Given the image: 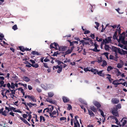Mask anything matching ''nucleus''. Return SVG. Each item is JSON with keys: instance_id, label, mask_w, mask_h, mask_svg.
Instances as JSON below:
<instances>
[{"instance_id": "b1692460", "label": "nucleus", "mask_w": 127, "mask_h": 127, "mask_svg": "<svg viewBox=\"0 0 127 127\" xmlns=\"http://www.w3.org/2000/svg\"><path fill=\"white\" fill-rule=\"evenodd\" d=\"M40 122H41L42 120L43 121H45V119L44 117L42 116H40Z\"/></svg>"}, {"instance_id": "49530a36", "label": "nucleus", "mask_w": 127, "mask_h": 127, "mask_svg": "<svg viewBox=\"0 0 127 127\" xmlns=\"http://www.w3.org/2000/svg\"><path fill=\"white\" fill-rule=\"evenodd\" d=\"M123 66V65L122 64L119 63L118 64L117 67L119 68H121Z\"/></svg>"}, {"instance_id": "ea45409f", "label": "nucleus", "mask_w": 127, "mask_h": 127, "mask_svg": "<svg viewBox=\"0 0 127 127\" xmlns=\"http://www.w3.org/2000/svg\"><path fill=\"white\" fill-rule=\"evenodd\" d=\"M97 70L96 69H91V71L93 72L97 73Z\"/></svg>"}, {"instance_id": "37998d69", "label": "nucleus", "mask_w": 127, "mask_h": 127, "mask_svg": "<svg viewBox=\"0 0 127 127\" xmlns=\"http://www.w3.org/2000/svg\"><path fill=\"white\" fill-rule=\"evenodd\" d=\"M4 82L3 80L0 81V87H1L2 86V84H4Z\"/></svg>"}, {"instance_id": "c03bdc74", "label": "nucleus", "mask_w": 127, "mask_h": 127, "mask_svg": "<svg viewBox=\"0 0 127 127\" xmlns=\"http://www.w3.org/2000/svg\"><path fill=\"white\" fill-rule=\"evenodd\" d=\"M113 38L114 39H116L117 38V34L116 32L114 33V34L113 36Z\"/></svg>"}, {"instance_id": "5fc2aeb1", "label": "nucleus", "mask_w": 127, "mask_h": 127, "mask_svg": "<svg viewBox=\"0 0 127 127\" xmlns=\"http://www.w3.org/2000/svg\"><path fill=\"white\" fill-rule=\"evenodd\" d=\"M66 119V118L64 117H61L60 118V120L61 121H63Z\"/></svg>"}, {"instance_id": "2eb2a0df", "label": "nucleus", "mask_w": 127, "mask_h": 127, "mask_svg": "<svg viewBox=\"0 0 127 127\" xmlns=\"http://www.w3.org/2000/svg\"><path fill=\"white\" fill-rule=\"evenodd\" d=\"M123 121L122 123V127H123L127 123V121L126 120H124V118H123L121 120V122H122Z\"/></svg>"}, {"instance_id": "412c9836", "label": "nucleus", "mask_w": 127, "mask_h": 127, "mask_svg": "<svg viewBox=\"0 0 127 127\" xmlns=\"http://www.w3.org/2000/svg\"><path fill=\"white\" fill-rule=\"evenodd\" d=\"M54 94L53 93L50 92L48 93V96L50 97H52L54 95Z\"/></svg>"}, {"instance_id": "7c9ffc66", "label": "nucleus", "mask_w": 127, "mask_h": 127, "mask_svg": "<svg viewBox=\"0 0 127 127\" xmlns=\"http://www.w3.org/2000/svg\"><path fill=\"white\" fill-rule=\"evenodd\" d=\"M88 114L90 115L91 117H93L95 115L93 112H88Z\"/></svg>"}, {"instance_id": "4468645a", "label": "nucleus", "mask_w": 127, "mask_h": 127, "mask_svg": "<svg viewBox=\"0 0 127 127\" xmlns=\"http://www.w3.org/2000/svg\"><path fill=\"white\" fill-rule=\"evenodd\" d=\"M118 46H119L121 47V48H122L124 49L127 50V48L126 46H124L122 44L120 43H119V44H118Z\"/></svg>"}, {"instance_id": "9d476101", "label": "nucleus", "mask_w": 127, "mask_h": 127, "mask_svg": "<svg viewBox=\"0 0 127 127\" xmlns=\"http://www.w3.org/2000/svg\"><path fill=\"white\" fill-rule=\"evenodd\" d=\"M22 79L24 81L26 82H29L30 80V79L28 77L26 76H24L22 78Z\"/></svg>"}, {"instance_id": "4c0bfd02", "label": "nucleus", "mask_w": 127, "mask_h": 127, "mask_svg": "<svg viewBox=\"0 0 127 127\" xmlns=\"http://www.w3.org/2000/svg\"><path fill=\"white\" fill-rule=\"evenodd\" d=\"M102 60L101 57H100L98 58L97 62L98 63H100L102 62Z\"/></svg>"}, {"instance_id": "774afa93", "label": "nucleus", "mask_w": 127, "mask_h": 127, "mask_svg": "<svg viewBox=\"0 0 127 127\" xmlns=\"http://www.w3.org/2000/svg\"><path fill=\"white\" fill-rule=\"evenodd\" d=\"M122 85L124 86H126L127 87V83L126 82H125L124 83H123Z\"/></svg>"}, {"instance_id": "ddd939ff", "label": "nucleus", "mask_w": 127, "mask_h": 127, "mask_svg": "<svg viewBox=\"0 0 127 127\" xmlns=\"http://www.w3.org/2000/svg\"><path fill=\"white\" fill-rule=\"evenodd\" d=\"M29 97H28L30 99L32 100L33 102H36V99L34 98L33 96H30L29 95Z\"/></svg>"}, {"instance_id": "423d86ee", "label": "nucleus", "mask_w": 127, "mask_h": 127, "mask_svg": "<svg viewBox=\"0 0 127 127\" xmlns=\"http://www.w3.org/2000/svg\"><path fill=\"white\" fill-rule=\"evenodd\" d=\"M94 45L95 47L94 49H92V50L94 52H98L100 51V50L97 49V47L98 46V45L96 44V42H95L94 44Z\"/></svg>"}, {"instance_id": "6e6552de", "label": "nucleus", "mask_w": 127, "mask_h": 127, "mask_svg": "<svg viewBox=\"0 0 127 127\" xmlns=\"http://www.w3.org/2000/svg\"><path fill=\"white\" fill-rule=\"evenodd\" d=\"M94 104L98 108L100 107L101 105L98 102L96 101H94L93 102Z\"/></svg>"}, {"instance_id": "0eeeda50", "label": "nucleus", "mask_w": 127, "mask_h": 127, "mask_svg": "<svg viewBox=\"0 0 127 127\" xmlns=\"http://www.w3.org/2000/svg\"><path fill=\"white\" fill-rule=\"evenodd\" d=\"M46 100L47 102L53 104H56L57 103V102L55 100H53L52 99H50L49 98H47Z\"/></svg>"}, {"instance_id": "aec40b11", "label": "nucleus", "mask_w": 127, "mask_h": 127, "mask_svg": "<svg viewBox=\"0 0 127 127\" xmlns=\"http://www.w3.org/2000/svg\"><path fill=\"white\" fill-rule=\"evenodd\" d=\"M112 112L113 114L117 117L119 116V114L118 113V112Z\"/></svg>"}, {"instance_id": "338daca9", "label": "nucleus", "mask_w": 127, "mask_h": 127, "mask_svg": "<svg viewBox=\"0 0 127 127\" xmlns=\"http://www.w3.org/2000/svg\"><path fill=\"white\" fill-rule=\"evenodd\" d=\"M90 32L88 30L86 31H85L84 33L85 34H88Z\"/></svg>"}, {"instance_id": "5701e85b", "label": "nucleus", "mask_w": 127, "mask_h": 127, "mask_svg": "<svg viewBox=\"0 0 127 127\" xmlns=\"http://www.w3.org/2000/svg\"><path fill=\"white\" fill-rule=\"evenodd\" d=\"M78 116H75V121L76 122V123H77V126L78 127H80V126L79 123V122L77 120V118H78Z\"/></svg>"}, {"instance_id": "603ef678", "label": "nucleus", "mask_w": 127, "mask_h": 127, "mask_svg": "<svg viewBox=\"0 0 127 127\" xmlns=\"http://www.w3.org/2000/svg\"><path fill=\"white\" fill-rule=\"evenodd\" d=\"M10 91L11 92V93L10 94L12 95H15V91L14 90H10Z\"/></svg>"}, {"instance_id": "13d9d810", "label": "nucleus", "mask_w": 127, "mask_h": 127, "mask_svg": "<svg viewBox=\"0 0 127 127\" xmlns=\"http://www.w3.org/2000/svg\"><path fill=\"white\" fill-rule=\"evenodd\" d=\"M117 108L120 109L121 108V105L120 104H119L117 105Z\"/></svg>"}, {"instance_id": "a18cd8bd", "label": "nucleus", "mask_w": 127, "mask_h": 127, "mask_svg": "<svg viewBox=\"0 0 127 127\" xmlns=\"http://www.w3.org/2000/svg\"><path fill=\"white\" fill-rule=\"evenodd\" d=\"M88 44L89 45H90V44H89V42L88 41H85L83 45V46H84L85 45H88Z\"/></svg>"}, {"instance_id": "a19ab883", "label": "nucleus", "mask_w": 127, "mask_h": 127, "mask_svg": "<svg viewBox=\"0 0 127 127\" xmlns=\"http://www.w3.org/2000/svg\"><path fill=\"white\" fill-rule=\"evenodd\" d=\"M113 69V68L110 66H108L107 68V70L108 71H110Z\"/></svg>"}, {"instance_id": "c9c22d12", "label": "nucleus", "mask_w": 127, "mask_h": 127, "mask_svg": "<svg viewBox=\"0 0 127 127\" xmlns=\"http://www.w3.org/2000/svg\"><path fill=\"white\" fill-rule=\"evenodd\" d=\"M41 86L42 88L45 89V90L47 89V87L46 85L43 84H42L41 85Z\"/></svg>"}, {"instance_id": "4d7b16f0", "label": "nucleus", "mask_w": 127, "mask_h": 127, "mask_svg": "<svg viewBox=\"0 0 127 127\" xmlns=\"http://www.w3.org/2000/svg\"><path fill=\"white\" fill-rule=\"evenodd\" d=\"M60 66H58V65H57L56 66H54L53 67V69L54 70V68H55L56 69H57L58 68H59V67H60Z\"/></svg>"}, {"instance_id": "c85d7f7f", "label": "nucleus", "mask_w": 127, "mask_h": 127, "mask_svg": "<svg viewBox=\"0 0 127 127\" xmlns=\"http://www.w3.org/2000/svg\"><path fill=\"white\" fill-rule=\"evenodd\" d=\"M84 70L85 72H87L88 71H90L91 70L90 68L89 67L84 68Z\"/></svg>"}, {"instance_id": "680f3d73", "label": "nucleus", "mask_w": 127, "mask_h": 127, "mask_svg": "<svg viewBox=\"0 0 127 127\" xmlns=\"http://www.w3.org/2000/svg\"><path fill=\"white\" fill-rule=\"evenodd\" d=\"M44 66V67L46 68H48V67L47 65V64L46 63H43Z\"/></svg>"}, {"instance_id": "2f4dec72", "label": "nucleus", "mask_w": 127, "mask_h": 127, "mask_svg": "<svg viewBox=\"0 0 127 127\" xmlns=\"http://www.w3.org/2000/svg\"><path fill=\"white\" fill-rule=\"evenodd\" d=\"M95 23L96 25V26H95V27L98 30V28L99 26V24L97 22H95Z\"/></svg>"}, {"instance_id": "f704fd0d", "label": "nucleus", "mask_w": 127, "mask_h": 127, "mask_svg": "<svg viewBox=\"0 0 127 127\" xmlns=\"http://www.w3.org/2000/svg\"><path fill=\"white\" fill-rule=\"evenodd\" d=\"M12 29L14 30L15 31L18 28L16 25H15L13 26L12 27Z\"/></svg>"}, {"instance_id": "9b49d317", "label": "nucleus", "mask_w": 127, "mask_h": 127, "mask_svg": "<svg viewBox=\"0 0 127 127\" xmlns=\"http://www.w3.org/2000/svg\"><path fill=\"white\" fill-rule=\"evenodd\" d=\"M54 108V107L53 106H52L50 107H49L48 108H47L46 109H44L43 111H44V110H47L46 111H52Z\"/></svg>"}, {"instance_id": "20e7f679", "label": "nucleus", "mask_w": 127, "mask_h": 127, "mask_svg": "<svg viewBox=\"0 0 127 127\" xmlns=\"http://www.w3.org/2000/svg\"><path fill=\"white\" fill-rule=\"evenodd\" d=\"M111 37H108L105 39H103L102 42L103 43L105 44L110 43L111 41Z\"/></svg>"}, {"instance_id": "cd10ccee", "label": "nucleus", "mask_w": 127, "mask_h": 127, "mask_svg": "<svg viewBox=\"0 0 127 127\" xmlns=\"http://www.w3.org/2000/svg\"><path fill=\"white\" fill-rule=\"evenodd\" d=\"M31 66L32 67H34L35 68H37L39 66V65L37 64H31Z\"/></svg>"}, {"instance_id": "7ed1b4c3", "label": "nucleus", "mask_w": 127, "mask_h": 127, "mask_svg": "<svg viewBox=\"0 0 127 127\" xmlns=\"http://www.w3.org/2000/svg\"><path fill=\"white\" fill-rule=\"evenodd\" d=\"M54 46L55 47V49L59 51H63L65 50V47L64 46H60L57 43L54 42L53 43Z\"/></svg>"}, {"instance_id": "f8f14e48", "label": "nucleus", "mask_w": 127, "mask_h": 127, "mask_svg": "<svg viewBox=\"0 0 127 127\" xmlns=\"http://www.w3.org/2000/svg\"><path fill=\"white\" fill-rule=\"evenodd\" d=\"M5 109L7 110H8V111H10V110H13L14 111H17L15 110V109L13 107H10L9 108H8L7 107H6Z\"/></svg>"}, {"instance_id": "bb28decb", "label": "nucleus", "mask_w": 127, "mask_h": 127, "mask_svg": "<svg viewBox=\"0 0 127 127\" xmlns=\"http://www.w3.org/2000/svg\"><path fill=\"white\" fill-rule=\"evenodd\" d=\"M71 50H70V49H68L66 51L65 53V55H66L67 54H69L70 53L72 52Z\"/></svg>"}, {"instance_id": "e2e57ef3", "label": "nucleus", "mask_w": 127, "mask_h": 127, "mask_svg": "<svg viewBox=\"0 0 127 127\" xmlns=\"http://www.w3.org/2000/svg\"><path fill=\"white\" fill-rule=\"evenodd\" d=\"M103 54L106 56L107 59L108 58V54L107 53H104Z\"/></svg>"}, {"instance_id": "0e129e2a", "label": "nucleus", "mask_w": 127, "mask_h": 127, "mask_svg": "<svg viewBox=\"0 0 127 127\" xmlns=\"http://www.w3.org/2000/svg\"><path fill=\"white\" fill-rule=\"evenodd\" d=\"M28 87L29 89L30 90H32V87L30 85H28Z\"/></svg>"}, {"instance_id": "69168bd1", "label": "nucleus", "mask_w": 127, "mask_h": 127, "mask_svg": "<svg viewBox=\"0 0 127 127\" xmlns=\"http://www.w3.org/2000/svg\"><path fill=\"white\" fill-rule=\"evenodd\" d=\"M89 44H92V45H94L93 42L91 40L89 41Z\"/></svg>"}, {"instance_id": "473e14b6", "label": "nucleus", "mask_w": 127, "mask_h": 127, "mask_svg": "<svg viewBox=\"0 0 127 127\" xmlns=\"http://www.w3.org/2000/svg\"><path fill=\"white\" fill-rule=\"evenodd\" d=\"M107 75L108 76L106 78L107 79L110 81L111 82V78L110 75L109 74H108Z\"/></svg>"}, {"instance_id": "8fccbe9b", "label": "nucleus", "mask_w": 127, "mask_h": 127, "mask_svg": "<svg viewBox=\"0 0 127 127\" xmlns=\"http://www.w3.org/2000/svg\"><path fill=\"white\" fill-rule=\"evenodd\" d=\"M28 115L27 114H24L23 115V117L25 118H27L28 117Z\"/></svg>"}, {"instance_id": "393cba45", "label": "nucleus", "mask_w": 127, "mask_h": 127, "mask_svg": "<svg viewBox=\"0 0 127 127\" xmlns=\"http://www.w3.org/2000/svg\"><path fill=\"white\" fill-rule=\"evenodd\" d=\"M107 65L106 62L105 60L102 61V64L101 65V66H102L104 67Z\"/></svg>"}, {"instance_id": "39448f33", "label": "nucleus", "mask_w": 127, "mask_h": 127, "mask_svg": "<svg viewBox=\"0 0 127 127\" xmlns=\"http://www.w3.org/2000/svg\"><path fill=\"white\" fill-rule=\"evenodd\" d=\"M49 112L50 116L51 118L52 117H53V118L56 117L54 116V115H56L57 113V115H58L59 114L58 112Z\"/></svg>"}, {"instance_id": "4be33fe9", "label": "nucleus", "mask_w": 127, "mask_h": 127, "mask_svg": "<svg viewBox=\"0 0 127 127\" xmlns=\"http://www.w3.org/2000/svg\"><path fill=\"white\" fill-rule=\"evenodd\" d=\"M119 82V80H116L114 81L112 83L114 85H117L118 82Z\"/></svg>"}, {"instance_id": "f03ea898", "label": "nucleus", "mask_w": 127, "mask_h": 127, "mask_svg": "<svg viewBox=\"0 0 127 127\" xmlns=\"http://www.w3.org/2000/svg\"><path fill=\"white\" fill-rule=\"evenodd\" d=\"M112 49L113 51L115 52L116 53H119L121 54H122L124 53V51L122 49H121L120 48H117L114 46L112 47Z\"/></svg>"}, {"instance_id": "bf43d9fd", "label": "nucleus", "mask_w": 127, "mask_h": 127, "mask_svg": "<svg viewBox=\"0 0 127 127\" xmlns=\"http://www.w3.org/2000/svg\"><path fill=\"white\" fill-rule=\"evenodd\" d=\"M81 101V102L83 104H84L85 105L87 104V102L85 101L84 100H82Z\"/></svg>"}, {"instance_id": "864d4df0", "label": "nucleus", "mask_w": 127, "mask_h": 127, "mask_svg": "<svg viewBox=\"0 0 127 127\" xmlns=\"http://www.w3.org/2000/svg\"><path fill=\"white\" fill-rule=\"evenodd\" d=\"M19 48L20 50L23 52H24L25 50V49L23 47H19Z\"/></svg>"}, {"instance_id": "58836bf2", "label": "nucleus", "mask_w": 127, "mask_h": 127, "mask_svg": "<svg viewBox=\"0 0 127 127\" xmlns=\"http://www.w3.org/2000/svg\"><path fill=\"white\" fill-rule=\"evenodd\" d=\"M32 54L33 55H39L37 51H32Z\"/></svg>"}, {"instance_id": "3c124183", "label": "nucleus", "mask_w": 127, "mask_h": 127, "mask_svg": "<svg viewBox=\"0 0 127 127\" xmlns=\"http://www.w3.org/2000/svg\"><path fill=\"white\" fill-rule=\"evenodd\" d=\"M27 114H28V116H29V118L31 119L32 118V116L31 114L32 113L31 112H30V113H28L27 112H26Z\"/></svg>"}, {"instance_id": "052dcab7", "label": "nucleus", "mask_w": 127, "mask_h": 127, "mask_svg": "<svg viewBox=\"0 0 127 127\" xmlns=\"http://www.w3.org/2000/svg\"><path fill=\"white\" fill-rule=\"evenodd\" d=\"M70 59H66L65 61H64V63H66L67 62H70Z\"/></svg>"}, {"instance_id": "e433bc0d", "label": "nucleus", "mask_w": 127, "mask_h": 127, "mask_svg": "<svg viewBox=\"0 0 127 127\" xmlns=\"http://www.w3.org/2000/svg\"><path fill=\"white\" fill-rule=\"evenodd\" d=\"M115 121H116V122H115V123L117 125H120V126H121V125H120V122H119V123H118V121L117 118L116 117H115Z\"/></svg>"}, {"instance_id": "f3484780", "label": "nucleus", "mask_w": 127, "mask_h": 127, "mask_svg": "<svg viewBox=\"0 0 127 127\" xmlns=\"http://www.w3.org/2000/svg\"><path fill=\"white\" fill-rule=\"evenodd\" d=\"M63 101L64 102H67L69 101V99L67 97L65 96H63Z\"/></svg>"}, {"instance_id": "6e6d98bb", "label": "nucleus", "mask_w": 127, "mask_h": 127, "mask_svg": "<svg viewBox=\"0 0 127 127\" xmlns=\"http://www.w3.org/2000/svg\"><path fill=\"white\" fill-rule=\"evenodd\" d=\"M117 30L118 31V33L120 34L121 33V30L120 27L119 28H117Z\"/></svg>"}, {"instance_id": "1a4fd4ad", "label": "nucleus", "mask_w": 127, "mask_h": 127, "mask_svg": "<svg viewBox=\"0 0 127 127\" xmlns=\"http://www.w3.org/2000/svg\"><path fill=\"white\" fill-rule=\"evenodd\" d=\"M112 102L114 104H117L119 103V100L116 98H112L111 100Z\"/></svg>"}, {"instance_id": "a211bd4d", "label": "nucleus", "mask_w": 127, "mask_h": 127, "mask_svg": "<svg viewBox=\"0 0 127 127\" xmlns=\"http://www.w3.org/2000/svg\"><path fill=\"white\" fill-rule=\"evenodd\" d=\"M27 104L30 107H32L33 106L36 105V104L35 103H27Z\"/></svg>"}, {"instance_id": "72a5a7b5", "label": "nucleus", "mask_w": 127, "mask_h": 127, "mask_svg": "<svg viewBox=\"0 0 127 127\" xmlns=\"http://www.w3.org/2000/svg\"><path fill=\"white\" fill-rule=\"evenodd\" d=\"M62 67H59L57 71V72L58 73H60L62 71Z\"/></svg>"}, {"instance_id": "79ce46f5", "label": "nucleus", "mask_w": 127, "mask_h": 127, "mask_svg": "<svg viewBox=\"0 0 127 127\" xmlns=\"http://www.w3.org/2000/svg\"><path fill=\"white\" fill-rule=\"evenodd\" d=\"M71 106L70 104L68 105V107L67 108V110H68L70 111L71 109Z\"/></svg>"}, {"instance_id": "a878e982", "label": "nucleus", "mask_w": 127, "mask_h": 127, "mask_svg": "<svg viewBox=\"0 0 127 127\" xmlns=\"http://www.w3.org/2000/svg\"><path fill=\"white\" fill-rule=\"evenodd\" d=\"M102 71L103 70L100 71H98L97 74L100 76H103V75L102 74Z\"/></svg>"}, {"instance_id": "f257e3e1", "label": "nucleus", "mask_w": 127, "mask_h": 127, "mask_svg": "<svg viewBox=\"0 0 127 127\" xmlns=\"http://www.w3.org/2000/svg\"><path fill=\"white\" fill-rule=\"evenodd\" d=\"M127 36V31L126 32H124L120 34L119 36V39L118 40V42H121L123 43L124 42V39L125 37Z\"/></svg>"}, {"instance_id": "09e8293b", "label": "nucleus", "mask_w": 127, "mask_h": 127, "mask_svg": "<svg viewBox=\"0 0 127 127\" xmlns=\"http://www.w3.org/2000/svg\"><path fill=\"white\" fill-rule=\"evenodd\" d=\"M11 88L13 89L15 88L14 84L13 83H12L11 84Z\"/></svg>"}, {"instance_id": "6ab92c4d", "label": "nucleus", "mask_w": 127, "mask_h": 127, "mask_svg": "<svg viewBox=\"0 0 127 127\" xmlns=\"http://www.w3.org/2000/svg\"><path fill=\"white\" fill-rule=\"evenodd\" d=\"M115 10L119 14H122L123 13V12L122 11L120 10V9L119 8L116 9Z\"/></svg>"}, {"instance_id": "dca6fc26", "label": "nucleus", "mask_w": 127, "mask_h": 127, "mask_svg": "<svg viewBox=\"0 0 127 127\" xmlns=\"http://www.w3.org/2000/svg\"><path fill=\"white\" fill-rule=\"evenodd\" d=\"M9 112H0V114H1L2 115L6 116L8 114Z\"/></svg>"}, {"instance_id": "c756f323", "label": "nucleus", "mask_w": 127, "mask_h": 127, "mask_svg": "<svg viewBox=\"0 0 127 127\" xmlns=\"http://www.w3.org/2000/svg\"><path fill=\"white\" fill-rule=\"evenodd\" d=\"M105 48L106 50H109V45L106 44L105 46Z\"/></svg>"}, {"instance_id": "de8ad7c7", "label": "nucleus", "mask_w": 127, "mask_h": 127, "mask_svg": "<svg viewBox=\"0 0 127 127\" xmlns=\"http://www.w3.org/2000/svg\"><path fill=\"white\" fill-rule=\"evenodd\" d=\"M90 109L93 111H95V108L94 106H91L90 107Z\"/></svg>"}]
</instances>
